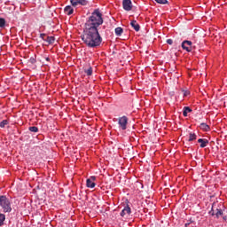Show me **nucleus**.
I'll use <instances>...</instances> for the list:
<instances>
[{
	"instance_id": "nucleus-1",
	"label": "nucleus",
	"mask_w": 227,
	"mask_h": 227,
	"mask_svg": "<svg viewBox=\"0 0 227 227\" xmlns=\"http://www.w3.org/2000/svg\"><path fill=\"white\" fill-rule=\"evenodd\" d=\"M104 24V18L100 10L96 9L84 24L82 41L89 49H97L102 45V36L98 33V27Z\"/></svg>"
},
{
	"instance_id": "nucleus-2",
	"label": "nucleus",
	"mask_w": 227,
	"mask_h": 227,
	"mask_svg": "<svg viewBox=\"0 0 227 227\" xmlns=\"http://www.w3.org/2000/svg\"><path fill=\"white\" fill-rule=\"evenodd\" d=\"M0 207L4 214L12 212V202L6 195L0 196Z\"/></svg>"
},
{
	"instance_id": "nucleus-3",
	"label": "nucleus",
	"mask_w": 227,
	"mask_h": 227,
	"mask_svg": "<svg viewBox=\"0 0 227 227\" xmlns=\"http://www.w3.org/2000/svg\"><path fill=\"white\" fill-rule=\"evenodd\" d=\"M118 125L121 130H127V125H129V117L125 115L119 117Z\"/></svg>"
},
{
	"instance_id": "nucleus-4",
	"label": "nucleus",
	"mask_w": 227,
	"mask_h": 227,
	"mask_svg": "<svg viewBox=\"0 0 227 227\" xmlns=\"http://www.w3.org/2000/svg\"><path fill=\"white\" fill-rule=\"evenodd\" d=\"M122 8L125 10V12H130L132 10V1L122 0Z\"/></svg>"
},
{
	"instance_id": "nucleus-5",
	"label": "nucleus",
	"mask_w": 227,
	"mask_h": 227,
	"mask_svg": "<svg viewBox=\"0 0 227 227\" xmlns=\"http://www.w3.org/2000/svg\"><path fill=\"white\" fill-rule=\"evenodd\" d=\"M182 48L184 51H187V52H191V51H192V42H191V41H184L182 43Z\"/></svg>"
},
{
	"instance_id": "nucleus-6",
	"label": "nucleus",
	"mask_w": 227,
	"mask_h": 227,
	"mask_svg": "<svg viewBox=\"0 0 227 227\" xmlns=\"http://www.w3.org/2000/svg\"><path fill=\"white\" fill-rule=\"evenodd\" d=\"M70 2L72 6H78V4L86 6L88 4V0H70Z\"/></svg>"
},
{
	"instance_id": "nucleus-7",
	"label": "nucleus",
	"mask_w": 227,
	"mask_h": 227,
	"mask_svg": "<svg viewBox=\"0 0 227 227\" xmlns=\"http://www.w3.org/2000/svg\"><path fill=\"white\" fill-rule=\"evenodd\" d=\"M95 180H97L96 176H90L89 179H87V182H86L87 187H89L90 189L95 188V185H96Z\"/></svg>"
},
{
	"instance_id": "nucleus-8",
	"label": "nucleus",
	"mask_w": 227,
	"mask_h": 227,
	"mask_svg": "<svg viewBox=\"0 0 227 227\" xmlns=\"http://www.w3.org/2000/svg\"><path fill=\"white\" fill-rule=\"evenodd\" d=\"M132 213L130 207L126 206L121 212V217H126V215H130Z\"/></svg>"
},
{
	"instance_id": "nucleus-9",
	"label": "nucleus",
	"mask_w": 227,
	"mask_h": 227,
	"mask_svg": "<svg viewBox=\"0 0 227 227\" xmlns=\"http://www.w3.org/2000/svg\"><path fill=\"white\" fill-rule=\"evenodd\" d=\"M198 143H200V148H206V146L208 145V140H207V138H199Z\"/></svg>"
},
{
	"instance_id": "nucleus-10",
	"label": "nucleus",
	"mask_w": 227,
	"mask_h": 227,
	"mask_svg": "<svg viewBox=\"0 0 227 227\" xmlns=\"http://www.w3.org/2000/svg\"><path fill=\"white\" fill-rule=\"evenodd\" d=\"M200 129L201 130H204V132H208V131H210V126H208V125H207V123H205V122L200 123Z\"/></svg>"
},
{
	"instance_id": "nucleus-11",
	"label": "nucleus",
	"mask_w": 227,
	"mask_h": 227,
	"mask_svg": "<svg viewBox=\"0 0 227 227\" xmlns=\"http://www.w3.org/2000/svg\"><path fill=\"white\" fill-rule=\"evenodd\" d=\"M130 26L133 27V29H135V31H139V29H141V27L137 24V20H132L130 22Z\"/></svg>"
},
{
	"instance_id": "nucleus-12",
	"label": "nucleus",
	"mask_w": 227,
	"mask_h": 227,
	"mask_svg": "<svg viewBox=\"0 0 227 227\" xmlns=\"http://www.w3.org/2000/svg\"><path fill=\"white\" fill-rule=\"evenodd\" d=\"M64 12L67 15H72L74 13V8H72L70 5H67L65 7Z\"/></svg>"
},
{
	"instance_id": "nucleus-13",
	"label": "nucleus",
	"mask_w": 227,
	"mask_h": 227,
	"mask_svg": "<svg viewBox=\"0 0 227 227\" xmlns=\"http://www.w3.org/2000/svg\"><path fill=\"white\" fill-rule=\"evenodd\" d=\"M189 113H192V109H191V107L189 106H184L183 111V116L187 117V114H189Z\"/></svg>"
},
{
	"instance_id": "nucleus-14",
	"label": "nucleus",
	"mask_w": 227,
	"mask_h": 227,
	"mask_svg": "<svg viewBox=\"0 0 227 227\" xmlns=\"http://www.w3.org/2000/svg\"><path fill=\"white\" fill-rule=\"evenodd\" d=\"M198 136L196 135V133H189V138H188V141L191 142V141H196Z\"/></svg>"
},
{
	"instance_id": "nucleus-15",
	"label": "nucleus",
	"mask_w": 227,
	"mask_h": 227,
	"mask_svg": "<svg viewBox=\"0 0 227 227\" xmlns=\"http://www.w3.org/2000/svg\"><path fill=\"white\" fill-rule=\"evenodd\" d=\"M55 41L56 38H54V36H47V38L44 40V42H47V43H49L50 45H51V43H54Z\"/></svg>"
},
{
	"instance_id": "nucleus-16",
	"label": "nucleus",
	"mask_w": 227,
	"mask_h": 227,
	"mask_svg": "<svg viewBox=\"0 0 227 227\" xmlns=\"http://www.w3.org/2000/svg\"><path fill=\"white\" fill-rule=\"evenodd\" d=\"M122 34H123V28H121V27H118L115 28L116 36H121Z\"/></svg>"
},
{
	"instance_id": "nucleus-17",
	"label": "nucleus",
	"mask_w": 227,
	"mask_h": 227,
	"mask_svg": "<svg viewBox=\"0 0 227 227\" xmlns=\"http://www.w3.org/2000/svg\"><path fill=\"white\" fill-rule=\"evenodd\" d=\"M84 73L87 75H92L93 74V67H89L88 68L84 69Z\"/></svg>"
},
{
	"instance_id": "nucleus-18",
	"label": "nucleus",
	"mask_w": 227,
	"mask_h": 227,
	"mask_svg": "<svg viewBox=\"0 0 227 227\" xmlns=\"http://www.w3.org/2000/svg\"><path fill=\"white\" fill-rule=\"evenodd\" d=\"M6 220V215L4 214L0 213V226L4 224V221Z\"/></svg>"
},
{
	"instance_id": "nucleus-19",
	"label": "nucleus",
	"mask_w": 227,
	"mask_h": 227,
	"mask_svg": "<svg viewBox=\"0 0 227 227\" xmlns=\"http://www.w3.org/2000/svg\"><path fill=\"white\" fill-rule=\"evenodd\" d=\"M6 26V20L3 18H0V27H4Z\"/></svg>"
},
{
	"instance_id": "nucleus-20",
	"label": "nucleus",
	"mask_w": 227,
	"mask_h": 227,
	"mask_svg": "<svg viewBox=\"0 0 227 227\" xmlns=\"http://www.w3.org/2000/svg\"><path fill=\"white\" fill-rule=\"evenodd\" d=\"M28 130H30V132H38V127L36 126L29 127Z\"/></svg>"
},
{
	"instance_id": "nucleus-21",
	"label": "nucleus",
	"mask_w": 227,
	"mask_h": 227,
	"mask_svg": "<svg viewBox=\"0 0 227 227\" xmlns=\"http://www.w3.org/2000/svg\"><path fill=\"white\" fill-rule=\"evenodd\" d=\"M8 123L7 120H4L0 122V127L1 129H4V127H6V124Z\"/></svg>"
},
{
	"instance_id": "nucleus-22",
	"label": "nucleus",
	"mask_w": 227,
	"mask_h": 227,
	"mask_svg": "<svg viewBox=\"0 0 227 227\" xmlns=\"http://www.w3.org/2000/svg\"><path fill=\"white\" fill-rule=\"evenodd\" d=\"M223 215V210L222 209H216L215 216L217 218L221 217Z\"/></svg>"
},
{
	"instance_id": "nucleus-23",
	"label": "nucleus",
	"mask_w": 227,
	"mask_h": 227,
	"mask_svg": "<svg viewBox=\"0 0 227 227\" xmlns=\"http://www.w3.org/2000/svg\"><path fill=\"white\" fill-rule=\"evenodd\" d=\"M159 4H168V0H154Z\"/></svg>"
},
{
	"instance_id": "nucleus-24",
	"label": "nucleus",
	"mask_w": 227,
	"mask_h": 227,
	"mask_svg": "<svg viewBox=\"0 0 227 227\" xmlns=\"http://www.w3.org/2000/svg\"><path fill=\"white\" fill-rule=\"evenodd\" d=\"M167 43H168V45H173V39H168Z\"/></svg>"
},
{
	"instance_id": "nucleus-25",
	"label": "nucleus",
	"mask_w": 227,
	"mask_h": 227,
	"mask_svg": "<svg viewBox=\"0 0 227 227\" xmlns=\"http://www.w3.org/2000/svg\"><path fill=\"white\" fill-rule=\"evenodd\" d=\"M45 34H40V38L45 42Z\"/></svg>"
},
{
	"instance_id": "nucleus-26",
	"label": "nucleus",
	"mask_w": 227,
	"mask_h": 227,
	"mask_svg": "<svg viewBox=\"0 0 227 227\" xmlns=\"http://www.w3.org/2000/svg\"><path fill=\"white\" fill-rule=\"evenodd\" d=\"M188 95H190V92L188 90H185L184 92V97H188Z\"/></svg>"
},
{
	"instance_id": "nucleus-27",
	"label": "nucleus",
	"mask_w": 227,
	"mask_h": 227,
	"mask_svg": "<svg viewBox=\"0 0 227 227\" xmlns=\"http://www.w3.org/2000/svg\"><path fill=\"white\" fill-rule=\"evenodd\" d=\"M46 61H49V58L46 59Z\"/></svg>"
},
{
	"instance_id": "nucleus-28",
	"label": "nucleus",
	"mask_w": 227,
	"mask_h": 227,
	"mask_svg": "<svg viewBox=\"0 0 227 227\" xmlns=\"http://www.w3.org/2000/svg\"><path fill=\"white\" fill-rule=\"evenodd\" d=\"M186 47H190L189 45H186Z\"/></svg>"
}]
</instances>
